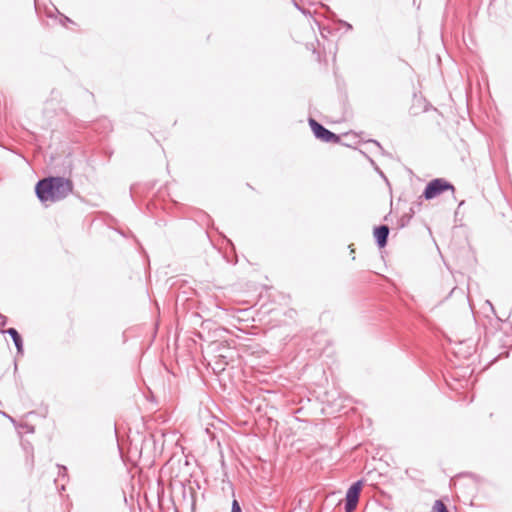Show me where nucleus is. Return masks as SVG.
Here are the masks:
<instances>
[{
    "label": "nucleus",
    "mask_w": 512,
    "mask_h": 512,
    "mask_svg": "<svg viewBox=\"0 0 512 512\" xmlns=\"http://www.w3.org/2000/svg\"><path fill=\"white\" fill-rule=\"evenodd\" d=\"M73 190L71 180L60 176H49L39 180L35 185V193L38 199L57 202L66 198Z\"/></svg>",
    "instance_id": "obj_1"
},
{
    "label": "nucleus",
    "mask_w": 512,
    "mask_h": 512,
    "mask_svg": "<svg viewBox=\"0 0 512 512\" xmlns=\"http://www.w3.org/2000/svg\"><path fill=\"white\" fill-rule=\"evenodd\" d=\"M445 191L455 192V187L451 182L444 178H435L429 181L423 191V197L426 200L434 199Z\"/></svg>",
    "instance_id": "obj_2"
},
{
    "label": "nucleus",
    "mask_w": 512,
    "mask_h": 512,
    "mask_svg": "<svg viewBox=\"0 0 512 512\" xmlns=\"http://www.w3.org/2000/svg\"><path fill=\"white\" fill-rule=\"evenodd\" d=\"M309 125L314 136L325 143H339L340 136L325 128L313 118H309Z\"/></svg>",
    "instance_id": "obj_3"
},
{
    "label": "nucleus",
    "mask_w": 512,
    "mask_h": 512,
    "mask_svg": "<svg viewBox=\"0 0 512 512\" xmlns=\"http://www.w3.org/2000/svg\"><path fill=\"white\" fill-rule=\"evenodd\" d=\"M361 489L362 481H356L349 487L346 493L345 512H353L356 509Z\"/></svg>",
    "instance_id": "obj_4"
},
{
    "label": "nucleus",
    "mask_w": 512,
    "mask_h": 512,
    "mask_svg": "<svg viewBox=\"0 0 512 512\" xmlns=\"http://www.w3.org/2000/svg\"><path fill=\"white\" fill-rule=\"evenodd\" d=\"M389 232L388 225L383 224L374 228L373 235L379 248H384L387 245Z\"/></svg>",
    "instance_id": "obj_5"
},
{
    "label": "nucleus",
    "mask_w": 512,
    "mask_h": 512,
    "mask_svg": "<svg viewBox=\"0 0 512 512\" xmlns=\"http://www.w3.org/2000/svg\"><path fill=\"white\" fill-rule=\"evenodd\" d=\"M3 334H8L17 349L18 354H23V340L19 332L15 328H8L5 331H2Z\"/></svg>",
    "instance_id": "obj_6"
},
{
    "label": "nucleus",
    "mask_w": 512,
    "mask_h": 512,
    "mask_svg": "<svg viewBox=\"0 0 512 512\" xmlns=\"http://www.w3.org/2000/svg\"><path fill=\"white\" fill-rule=\"evenodd\" d=\"M432 512H449V511L442 500H436L434 502Z\"/></svg>",
    "instance_id": "obj_7"
},
{
    "label": "nucleus",
    "mask_w": 512,
    "mask_h": 512,
    "mask_svg": "<svg viewBox=\"0 0 512 512\" xmlns=\"http://www.w3.org/2000/svg\"><path fill=\"white\" fill-rule=\"evenodd\" d=\"M414 211L411 209V214H404L398 221V227L404 228L410 221Z\"/></svg>",
    "instance_id": "obj_8"
},
{
    "label": "nucleus",
    "mask_w": 512,
    "mask_h": 512,
    "mask_svg": "<svg viewBox=\"0 0 512 512\" xmlns=\"http://www.w3.org/2000/svg\"><path fill=\"white\" fill-rule=\"evenodd\" d=\"M231 512H242L241 506L236 499L232 501Z\"/></svg>",
    "instance_id": "obj_9"
},
{
    "label": "nucleus",
    "mask_w": 512,
    "mask_h": 512,
    "mask_svg": "<svg viewBox=\"0 0 512 512\" xmlns=\"http://www.w3.org/2000/svg\"><path fill=\"white\" fill-rule=\"evenodd\" d=\"M7 323V317L3 314L0 313V332L2 333V331H4L2 329L3 326H5Z\"/></svg>",
    "instance_id": "obj_10"
},
{
    "label": "nucleus",
    "mask_w": 512,
    "mask_h": 512,
    "mask_svg": "<svg viewBox=\"0 0 512 512\" xmlns=\"http://www.w3.org/2000/svg\"><path fill=\"white\" fill-rule=\"evenodd\" d=\"M59 468V475L64 476L67 472V468L65 466L58 465Z\"/></svg>",
    "instance_id": "obj_11"
},
{
    "label": "nucleus",
    "mask_w": 512,
    "mask_h": 512,
    "mask_svg": "<svg viewBox=\"0 0 512 512\" xmlns=\"http://www.w3.org/2000/svg\"><path fill=\"white\" fill-rule=\"evenodd\" d=\"M369 142L375 144L380 150H382V147H381V145H380V143L378 141H376V140H369Z\"/></svg>",
    "instance_id": "obj_12"
},
{
    "label": "nucleus",
    "mask_w": 512,
    "mask_h": 512,
    "mask_svg": "<svg viewBox=\"0 0 512 512\" xmlns=\"http://www.w3.org/2000/svg\"><path fill=\"white\" fill-rule=\"evenodd\" d=\"M292 2H293L294 6H295L297 9L301 10L300 6L298 5V3H297L295 0H292Z\"/></svg>",
    "instance_id": "obj_13"
},
{
    "label": "nucleus",
    "mask_w": 512,
    "mask_h": 512,
    "mask_svg": "<svg viewBox=\"0 0 512 512\" xmlns=\"http://www.w3.org/2000/svg\"><path fill=\"white\" fill-rule=\"evenodd\" d=\"M463 204H464V201H461V202L459 203V207H461Z\"/></svg>",
    "instance_id": "obj_14"
}]
</instances>
